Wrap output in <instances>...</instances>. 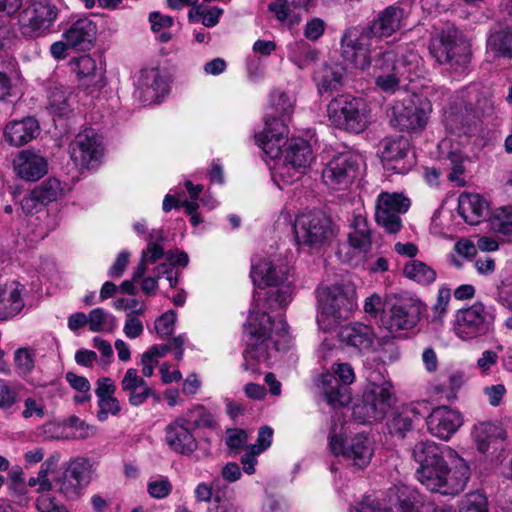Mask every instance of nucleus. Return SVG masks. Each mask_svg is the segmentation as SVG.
Listing matches in <instances>:
<instances>
[{
	"label": "nucleus",
	"instance_id": "obj_21",
	"mask_svg": "<svg viewBox=\"0 0 512 512\" xmlns=\"http://www.w3.org/2000/svg\"><path fill=\"white\" fill-rule=\"evenodd\" d=\"M412 456L419 467L435 466L446 462L456 464L464 461L451 447L437 444L431 440L417 442L412 449Z\"/></svg>",
	"mask_w": 512,
	"mask_h": 512
},
{
	"label": "nucleus",
	"instance_id": "obj_40",
	"mask_svg": "<svg viewBox=\"0 0 512 512\" xmlns=\"http://www.w3.org/2000/svg\"><path fill=\"white\" fill-rule=\"evenodd\" d=\"M317 55V51L303 40L288 45V57L299 69H305L312 65L316 61Z\"/></svg>",
	"mask_w": 512,
	"mask_h": 512
},
{
	"label": "nucleus",
	"instance_id": "obj_29",
	"mask_svg": "<svg viewBox=\"0 0 512 512\" xmlns=\"http://www.w3.org/2000/svg\"><path fill=\"white\" fill-rule=\"evenodd\" d=\"M97 26L89 18H80L72 23L63 37L68 45L78 50H89L96 39Z\"/></svg>",
	"mask_w": 512,
	"mask_h": 512
},
{
	"label": "nucleus",
	"instance_id": "obj_47",
	"mask_svg": "<svg viewBox=\"0 0 512 512\" xmlns=\"http://www.w3.org/2000/svg\"><path fill=\"white\" fill-rule=\"evenodd\" d=\"M164 250L156 242H149L146 249L142 251L141 259L134 269V280H140L147 271L148 264H154L163 257Z\"/></svg>",
	"mask_w": 512,
	"mask_h": 512
},
{
	"label": "nucleus",
	"instance_id": "obj_49",
	"mask_svg": "<svg viewBox=\"0 0 512 512\" xmlns=\"http://www.w3.org/2000/svg\"><path fill=\"white\" fill-rule=\"evenodd\" d=\"M305 171L289 164L286 159L274 169L273 180L280 189L299 180Z\"/></svg>",
	"mask_w": 512,
	"mask_h": 512
},
{
	"label": "nucleus",
	"instance_id": "obj_45",
	"mask_svg": "<svg viewBox=\"0 0 512 512\" xmlns=\"http://www.w3.org/2000/svg\"><path fill=\"white\" fill-rule=\"evenodd\" d=\"M180 417L193 431L200 428H212L215 425L213 415L203 406H197Z\"/></svg>",
	"mask_w": 512,
	"mask_h": 512
},
{
	"label": "nucleus",
	"instance_id": "obj_9",
	"mask_svg": "<svg viewBox=\"0 0 512 512\" xmlns=\"http://www.w3.org/2000/svg\"><path fill=\"white\" fill-rule=\"evenodd\" d=\"M368 381L361 403L353 408L354 418L363 423L382 420L394 402L389 382H376L374 372L368 376Z\"/></svg>",
	"mask_w": 512,
	"mask_h": 512
},
{
	"label": "nucleus",
	"instance_id": "obj_60",
	"mask_svg": "<svg viewBox=\"0 0 512 512\" xmlns=\"http://www.w3.org/2000/svg\"><path fill=\"white\" fill-rule=\"evenodd\" d=\"M385 307L386 298L383 300L382 297L377 293H373L367 297L364 302L365 313L374 319L383 314Z\"/></svg>",
	"mask_w": 512,
	"mask_h": 512
},
{
	"label": "nucleus",
	"instance_id": "obj_23",
	"mask_svg": "<svg viewBox=\"0 0 512 512\" xmlns=\"http://www.w3.org/2000/svg\"><path fill=\"white\" fill-rule=\"evenodd\" d=\"M428 431L442 440H448L462 426L461 414L447 406L434 408L426 417Z\"/></svg>",
	"mask_w": 512,
	"mask_h": 512
},
{
	"label": "nucleus",
	"instance_id": "obj_18",
	"mask_svg": "<svg viewBox=\"0 0 512 512\" xmlns=\"http://www.w3.org/2000/svg\"><path fill=\"white\" fill-rule=\"evenodd\" d=\"M410 200L402 194L381 192L375 205V220L386 232L395 234L402 227L401 214L408 211Z\"/></svg>",
	"mask_w": 512,
	"mask_h": 512
},
{
	"label": "nucleus",
	"instance_id": "obj_43",
	"mask_svg": "<svg viewBox=\"0 0 512 512\" xmlns=\"http://www.w3.org/2000/svg\"><path fill=\"white\" fill-rule=\"evenodd\" d=\"M404 275L422 285H428L435 281L436 272L426 263L419 260H412L405 264Z\"/></svg>",
	"mask_w": 512,
	"mask_h": 512
},
{
	"label": "nucleus",
	"instance_id": "obj_46",
	"mask_svg": "<svg viewBox=\"0 0 512 512\" xmlns=\"http://www.w3.org/2000/svg\"><path fill=\"white\" fill-rule=\"evenodd\" d=\"M493 231L512 241V208L501 207L497 209L491 219Z\"/></svg>",
	"mask_w": 512,
	"mask_h": 512
},
{
	"label": "nucleus",
	"instance_id": "obj_48",
	"mask_svg": "<svg viewBox=\"0 0 512 512\" xmlns=\"http://www.w3.org/2000/svg\"><path fill=\"white\" fill-rule=\"evenodd\" d=\"M88 326L92 332L112 331L116 327V318L103 308H95L90 311Z\"/></svg>",
	"mask_w": 512,
	"mask_h": 512
},
{
	"label": "nucleus",
	"instance_id": "obj_37",
	"mask_svg": "<svg viewBox=\"0 0 512 512\" xmlns=\"http://www.w3.org/2000/svg\"><path fill=\"white\" fill-rule=\"evenodd\" d=\"M352 231L349 233V244L358 253H367L372 246L371 230L365 216L356 214L351 223Z\"/></svg>",
	"mask_w": 512,
	"mask_h": 512
},
{
	"label": "nucleus",
	"instance_id": "obj_42",
	"mask_svg": "<svg viewBox=\"0 0 512 512\" xmlns=\"http://www.w3.org/2000/svg\"><path fill=\"white\" fill-rule=\"evenodd\" d=\"M69 88L63 85H55L50 88L48 95V108L56 116L62 117L69 113Z\"/></svg>",
	"mask_w": 512,
	"mask_h": 512
},
{
	"label": "nucleus",
	"instance_id": "obj_61",
	"mask_svg": "<svg viewBox=\"0 0 512 512\" xmlns=\"http://www.w3.org/2000/svg\"><path fill=\"white\" fill-rule=\"evenodd\" d=\"M273 430L269 426H263L258 431L257 442L250 446L254 454H260L271 446Z\"/></svg>",
	"mask_w": 512,
	"mask_h": 512
},
{
	"label": "nucleus",
	"instance_id": "obj_24",
	"mask_svg": "<svg viewBox=\"0 0 512 512\" xmlns=\"http://www.w3.org/2000/svg\"><path fill=\"white\" fill-rule=\"evenodd\" d=\"M165 442L170 450L185 456L193 454L198 448L194 431L180 416L166 426Z\"/></svg>",
	"mask_w": 512,
	"mask_h": 512
},
{
	"label": "nucleus",
	"instance_id": "obj_11",
	"mask_svg": "<svg viewBox=\"0 0 512 512\" xmlns=\"http://www.w3.org/2000/svg\"><path fill=\"white\" fill-rule=\"evenodd\" d=\"M390 121L403 131H418L425 128L432 111L430 101L417 94H407L395 101L391 108Z\"/></svg>",
	"mask_w": 512,
	"mask_h": 512
},
{
	"label": "nucleus",
	"instance_id": "obj_52",
	"mask_svg": "<svg viewBox=\"0 0 512 512\" xmlns=\"http://www.w3.org/2000/svg\"><path fill=\"white\" fill-rule=\"evenodd\" d=\"M15 367L20 375H28L35 366V353L28 348H19L14 353Z\"/></svg>",
	"mask_w": 512,
	"mask_h": 512
},
{
	"label": "nucleus",
	"instance_id": "obj_20",
	"mask_svg": "<svg viewBox=\"0 0 512 512\" xmlns=\"http://www.w3.org/2000/svg\"><path fill=\"white\" fill-rule=\"evenodd\" d=\"M103 154L101 136L88 128L78 133L70 144V157L81 168H94Z\"/></svg>",
	"mask_w": 512,
	"mask_h": 512
},
{
	"label": "nucleus",
	"instance_id": "obj_38",
	"mask_svg": "<svg viewBox=\"0 0 512 512\" xmlns=\"http://www.w3.org/2000/svg\"><path fill=\"white\" fill-rule=\"evenodd\" d=\"M284 159L289 164L305 171L313 160L310 144L302 138L291 139L285 150Z\"/></svg>",
	"mask_w": 512,
	"mask_h": 512
},
{
	"label": "nucleus",
	"instance_id": "obj_31",
	"mask_svg": "<svg viewBox=\"0 0 512 512\" xmlns=\"http://www.w3.org/2000/svg\"><path fill=\"white\" fill-rule=\"evenodd\" d=\"M438 150L444 165L450 169L447 174L448 180L456 182L458 186L464 185L465 181L461 178L465 171L464 157L459 145H453L451 140L446 138L439 143Z\"/></svg>",
	"mask_w": 512,
	"mask_h": 512
},
{
	"label": "nucleus",
	"instance_id": "obj_10",
	"mask_svg": "<svg viewBox=\"0 0 512 512\" xmlns=\"http://www.w3.org/2000/svg\"><path fill=\"white\" fill-rule=\"evenodd\" d=\"M253 283L259 287L278 286L287 282L281 288L270 292L269 299L275 301L279 307L283 308L291 300L293 290L289 281V268L283 263L276 264L269 259H259L252 261L250 273Z\"/></svg>",
	"mask_w": 512,
	"mask_h": 512
},
{
	"label": "nucleus",
	"instance_id": "obj_1",
	"mask_svg": "<svg viewBox=\"0 0 512 512\" xmlns=\"http://www.w3.org/2000/svg\"><path fill=\"white\" fill-rule=\"evenodd\" d=\"M409 14L410 5L398 2L380 11L367 26L347 29L341 39L344 60L355 68H368L380 40L402 29Z\"/></svg>",
	"mask_w": 512,
	"mask_h": 512
},
{
	"label": "nucleus",
	"instance_id": "obj_34",
	"mask_svg": "<svg viewBox=\"0 0 512 512\" xmlns=\"http://www.w3.org/2000/svg\"><path fill=\"white\" fill-rule=\"evenodd\" d=\"M486 53L494 59L512 57V31L502 26L491 29L486 41Z\"/></svg>",
	"mask_w": 512,
	"mask_h": 512
},
{
	"label": "nucleus",
	"instance_id": "obj_4",
	"mask_svg": "<svg viewBox=\"0 0 512 512\" xmlns=\"http://www.w3.org/2000/svg\"><path fill=\"white\" fill-rule=\"evenodd\" d=\"M417 479L428 490L442 495H456L464 490L470 477L468 465L464 461L450 462L435 466L418 467Z\"/></svg>",
	"mask_w": 512,
	"mask_h": 512
},
{
	"label": "nucleus",
	"instance_id": "obj_57",
	"mask_svg": "<svg viewBox=\"0 0 512 512\" xmlns=\"http://www.w3.org/2000/svg\"><path fill=\"white\" fill-rule=\"evenodd\" d=\"M176 322V313L169 310L158 317L155 321V330L159 337L166 338L172 335Z\"/></svg>",
	"mask_w": 512,
	"mask_h": 512
},
{
	"label": "nucleus",
	"instance_id": "obj_54",
	"mask_svg": "<svg viewBox=\"0 0 512 512\" xmlns=\"http://www.w3.org/2000/svg\"><path fill=\"white\" fill-rule=\"evenodd\" d=\"M35 507L38 512H69L67 507L51 492L39 495L35 501Z\"/></svg>",
	"mask_w": 512,
	"mask_h": 512
},
{
	"label": "nucleus",
	"instance_id": "obj_14",
	"mask_svg": "<svg viewBox=\"0 0 512 512\" xmlns=\"http://www.w3.org/2000/svg\"><path fill=\"white\" fill-rule=\"evenodd\" d=\"M494 314L481 302L460 309L456 314L455 334L462 340H471L490 333L494 325Z\"/></svg>",
	"mask_w": 512,
	"mask_h": 512
},
{
	"label": "nucleus",
	"instance_id": "obj_28",
	"mask_svg": "<svg viewBox=\"0 0 512 512\" xmlns=\"http://www.w3.org/2000/svg\"><path fill=\"white\" fill-rule=\"evenodd\" d=\"M383 512H419L416 493L405 485H395L381 500Z\"/></svg>",
	"mask_w": 512,
	"mask_h": 512
},
{
	"label": "nucleus",
	"instance_id": "obj_56",
	"mask_svg": "<svg viewBox=\"0 0 512 512\" xmlns=\"http://www.w3.org/2000/svg\"><path fill=\"white\" fill-rule=\"evenodd\" d=\"M384 74L377 76L376 84L384 92L394 93L399 90L401 82L405 80L397 71L383 70Z\"/></svg>",
	"mask_w": 512,
	"mask_h": 512
},
{
	"label": "nucleus",
	"instance_id": "obj_13",
	"mask_svg": "<svg viewBox=\"0 0 512 512\" xmlns=\"http://www.w3.org/2000/svg\"><path fill=\"white\" fill-rule=\"evenodd\" d=\"M327 113L336 127L348 132L360 133L368 125L366 104L360 98L337 97L328 104Z\"/></svg>",
	"mask_w": 512,
	"mask_h": 512
},
{
	"label": "nucleus",
	"instance_id": "obj_26",
	"mask_svg": "<svg viewBox=\"0 0 512 512\" xmlns=\"http://www.w3.org/2000/svg\"><path fill=\"white\" fill-rule=\"evenodd\" d=\"M25 286L16 280L0 283V321H9L25 308Z\"/></svg>",
	"mask_w": 512,
	"mask_h": 512
},
{
	"label": "nucleus",
	"instance_id": "obj_33",
	"mask_svg": "<svg viewBox=\"0 0 512 512\" xmlns=\"http://www.w3.org/2000/svg\"><path fill=\"white\" fill-rule=\"evenodd\" d=\"M488 203L479 194L463 193L458 200V213L464 221L470 225L480 223L481 219L487 215Z\"/></svg>",
	"mask_w": 512,
	"mask_h": 512
},
{
	"label": "nucleus",
	"instance_id": "obj_6",
	"mask_svg": "<svg viewBox=\"0 0 512 512\" xmlns=\"http://www.w3.org/2000/svg\"><path fill=\"white\" fill-rule=\"evenodd\" d=\"M424 304L409 295H389L386 307L379 317L380 326L391 334L414 329L421 320Z\"/></svg>",
	"mask_w": 512,
	"mask_h": 512
},
{
	"label": "nucleus",
	"instance_id": "obj_62",
	"mask_svg": "<svg viewBox=\"0 0 512 512\" xmlns=\"http://www.w3.org/2000/svg\"><path fill=\"white\" fill-rule=\"evenodd\" d=\"M56 462L57 460L54 457L48 458L41 464L36 475L41 481L42 488H46L50 492L52 491L54 482L50 480L49 474L54 470Z\"/></svg>",
	"mask_w": 512,
	"mask_h": 512
},
{
	"label": "nucleus",
	"instance_id": "obj_36",
	"mask_svg": "<svg viewBox=\"0 0 512 512\" xmlns=\"http://www.w3.org/2000/svg\"><path fill=\"white\" fill-rule=\"evenodd\" d=\"M503 435V429L490 421L478 422L471 430L473 441L481 453H487L492 446L502 440Z\"/></svg>",
	"mask_w": 512,
	"mask_h": 512
},
{
	"label": "nucleus",
	"instance_id": "obj_58",
	"mask_svg": "<svg viewBox=\"0 0 512 512\" xmlns=\"http://www.w3.org/2000/svg\"><path fill=\"white\" fill-rule=\"evenodd\" d=\"M18 402L16 391L0 378V410L8 411Z\"/></svg>",
	"mask_w": 512,
	"mask_h": 512
},
{
	"label": "nucleus",
	"instance_id": "obj_19",
	"mask_svg": "<svg viewBox=\"0 0 512 512\" xmlns=\"http://www.w3.org/2000/svg\"><path fill=\"white\" fill-rule=\"evenodd\" d=\"M359 162V156L349 151L334 155L322 171L324 183L336 190L347 188L357 175Z\"/></svg>",
	"mask_w": 512,
	"mask_h": 512
},
{
	"label": "nucleus",
	"instance_id": "obj_51",
	"mask_svg": "<svg viewBox=\"0 0 512 512\" xmlns=\"http://www.w3.org/2000/svg\"><path fill=\"white\" fill-rule=\"evenodd\" d=\"M72 70L77 74L79 80L93 77L96 71V61L90 55H82L70 62Z\"/></svg>",
	"mask_w": 512,
	"mask_h": 512
},
{
	"label": "nucleus",
	"instance_id": "obj_41",
	"mask_svg": "<svg viewBox=\"0 0 512 512\" xmlns=\"http://www.w3.org/2000/svg\"><path fill=\"white\" fill-rule=\"evenodd\" d=\"M61 192V182L56 178H50L42 184L36 196H25L22 199V208L34 207L36 205V199L42 203L54 201Z\"/></svg>",
	"mask_w": 512,
	"mask_h": 512
},
{
	"label": "nucleus",
	"instance_id": "obj_5",
	"mask_svg": "<svg viewBox=\"0 0 512 512\" xmlns=\"http://www.w3.org/2000/svg\"><path fill=\"white\" fill-rule=\"evenodd\" d=\"M317 301V320L324 329L337 326L340 321L347 319L356 307L354 292L340 284L319 287Z\"/></svg>",
	"mask_w": 512,
	"mask_h": 512
},
{
	"label": "nucleus",
	"instance_id": "obj_27",
	"mask_svg": "<svg viewBox=\"0 0 512 512\" xmlns=\"http://www.w3.org/2000/svg\"><path fill=\"white\" fill-rule=\"evenodd\" d=\"M14 169L22 179L37 181L47 173L48 164L42 155L30 150H22L14 159Z\"/></svg>",
	"mask_w": 512,
	"mask_h": 512
},
{
	"label": "nucleus",
	"instance_id": "obj_15",
	"mask_svg": "<svg viewBox=\"0 0 512 512\" xmlns=\"http://www.w3.org/2000/svg\"><path fill=\"white\" fill-rule=\"evenodd\" d=\"M355 380V373L348 363H336L332 373H324L319 378L326 401L333 407L343 406L350 402V394L346 386Z\"/></svg>",
	"mask_w": 512,
	"mask_h": 512
},
{
	"label": "nucleus",
	"instance_id": "obj_3",
	"mask_svg": "<svg viewBox=\"0 0 512 512\" xmlns=\"http://www.w3.org/2000/svg\"><path fill=\"white\" fill-rule=\"evenodd\" d=\"M295 99L280 89L270 94L269 112L265 118V129L255 136L256 143L267 156L274 159L281 153L289 130L287 123L294 111Z\"/></svg>",
	"mask_w": 512,
	"mask_h": 512
},
{
	"label": "nucleus",
	"instance_id": "obj_44",
	"mask_svg": "<svg viewBox=\"0 0 512 512\" xmlns=\"http://www.w3.org/2000/svg\"><path fill=\"white\" fill-rule=\"evenodd\" d=\"M409 142L406 138L385 139L382 142L381 158L384 162L398 161L406 157Z\"/></svg>",
	"mask_w": 512,
	"mask_h": 512
},
{
	"label": "nucleus",
	"instance_id": "obj_53",
	"mask_svg": "<svg viewBox=\"0 0 512 512\" xmlns=\"http://www.w3.org/2000/svg\"><path fill=\"white\" fill-rule=\"evenodd\" d=\"M459 512H488L486 496L481 492H473L461 501Z\"/></svg>",
	"mask_w": 512,
	"mask_h": 512
},
{
	"label": "nucleus",
	"instance_id": "obj_30",
	"mask_svg": "<svg viewBox=\"0 0 512 512\" xmlns=\"http://www.w3.org/2000/svg\"><path fill=\"white\" fill-rule=\"evenodd\" d=\"M38 121L33 117L9 122L4 129V138L11 146L20 147L39 134Z\"/></svg>",
	"mask_w": 512,
	"mask_h": 512
},
{
	"label": "nucleus",
	"instance_id": "obj_32",
	"mask_svg": "<svg viewBox=\"0 0 512 512\" xmlns=\"http://www.w3.org/2000/svg\"><path fill=\"white\" fill-rule=\"evenodd\" d=\"M121 389L128 396V401L132 406L142 405L150 396L154 394L153 389L146 383L143 377L138 375V371L129 368L121 381Z\"/></svg>",
	"mask_w": 512,
	"mask_h": 512
},
{
	"label": "nucleus",
	"instance_id": "obj_17",
	"mask_svg": "<svg viewBox=\"0 0 512 512\" xmlns=\"http://www.w3.org/2000/svg\"><path fill=\"white\" fill-rule=\"evenodd\" d=\"M57 17V8L47 0H38L19 15V27L23 36L36 38L43 35Z\"/></svg>",
	"mask_w": 512,
	"mask_h": 512
},
{
	"label": "nucleus",
	"instance_id": "obj_7",
	"mask_svg": "<svg viewBox=\"0 0 512 512\" xmlns=\"http://www.w3.org/2000/svg\"><path fill=\"white\" fill-rule=\"evenodd\" d=\"M471 45L462 32L455 28L443 31L439 39L430 44V53L440 64H446L457 73L468 69L471 59Z\"/></svg>",
	"mask_w": 512,
	"mask_h": 512
},
{
	"label": "nucleus",
	"instance_id": "obj_35",
	"mask_svg": "<svg viewBox=\"0 0 512 512\" xmlns=\"http://www.w3.org/2000/svg\"><path fill=\"white\" fill-rule=\"evenodd\" d=\"M339 338L351 347L366 350L372 346L375 335L372 327L356 322L343 326L340 329Z\"/></svg>",
	"mask_w": 512,
	"mask_h": 512
},
{
	"label": "nucleus",
	"instance_id": "obj_50",
	"mask_svg": "<svg viewBox=\"0 0 512 512\" xmlns=\"http://www.w3.org/2000/svg\"><path fill=\"white\" fill-rule=\"evenodd\" d=\"M65 379L74 390L80 393L74 398L77 403H83L91 399V385L86 377L79 376L73 372H67Z\"/></svg>",
	"mask_w": 512,
	"mask_h": 512
},
{
	"label": "nucleus",
	"instance_id": "obj_8",
	"mask_svg": "<svg viewBox=\"0 0 512 512\" xmlns=\"http://www.w3.org/2000/svg\"><path fill=\"white\" fill-rule=\"evenodd\" d=\"M294 237L299 247L320 249L334 237L333 223L321 211L299 214L294 221Z\"/></svg>",
	"mask_w": 512,
	"mask_h": 512
},
{
	"label": "nucleus",
	"instance_id": "obj_63",
	"mask_svg": "<svg viewBox=\"0 0 512 512\" xmlns=\"http://www.w3.org/2000/svg\"><path fill=\"white\" fill-rule=\"evenodd\" d=\"M381 500H376L372 496H364L361 501L355 502L350 512H383Z\"/></svg>",
	"mask_w": 512,
	"mask_h": 512
},
{
	"label": "nucleus",
	"instance_id": "obj_12",
	"mask_svg": "<svg viewBox=\"0 0 512 512\" xmlns=\"http://www.w3.org/2000/svg\"><path fill=\"white\" fill-rule=\"evenodd\" d=\"M93 465L89 458L75 457L65 463L54 477L57 492L67 500H77L90 483Z\"/></svg>",
	"mask_w": 512,
	"mask_h": 512
},
{
	"label": "nucleus",
	"instance_id": "obj_25",
	"mask_svg": "<svg viewBox=\"0 0 512 512\" xmlns=\"http://www.w3.org/2000/svg\"><path fill=\"white\" fill-rule=\"evenodd\" d=\"M167 92V82L159 69L149 68L141 71L137 93L144 105L158 103Z\"/></svg>",
	"mask_w": 512,
	"mask_h": 512
},
{
	"label": "nucleus",
	"instance_id": "obj_55",
	"mask_svg": "<svg viewBox=\"0 0 512 512\" xmlns=\"http://www.w3.org/2000/svg\"><path fill=\"white\" fill-rule=\"evenodd\" d=\"M411 410H401L389 421L388 427L391 433L401 436L413 428V419L409 417Z\"/></svg>",
	"mask_w": 512,
	"mask_h": 512
},
{
	"label": "nucleus",
	"instance_id": "obj_16",
	"mask_svg": "<svg viewBox=\"0 0 512 512\" xmlns=\"http://www.w3.org/2000/svg\"><path fill=\"white\" fill-rule=\"evenodd\" d=\"M329 447L335 456H341L350 461L357 468H365L374 454L373 441L364 433H359L351 438L343 439L338 435H332Z\"/></svg>",
	"mask_w": 512,
	"mask_h": 512
},
{
	"label": "nucleus",
	"instance_id": "obj_2",
	"mask_svg": "<svg viewBox=\"0 0 512 512\" xmlns=\"http://www.w3.org/2000/svg\"><path fill=\"white\" fill-rule=\"evenodd\" d=\"M248 335L242 367L251 374H259L262 365L268 367L271 346L280 351L290 343L288 325L283 318L272 320L265 312L255 309L248 316Z\"/></svg>",
	"mask_w": 512,
	"mask_h": 512
},
{
	"label": "nucleus",
	"instance_id": "obj_39",
	"mask_svg": "<svg viewBox=\"0 0 512 512\" xmlns=\"http://www.w3.org/2000/svg\"><path fill=\"white\" fill-rule=\"evenodd\" d=\"M313 79L320 93L332 92L342 84V69L337 65H323L315 71Z\"/></svg>",
	"mask_w": 512,
	"mask_h": 512
},
{
	"label": "nucleus",
	"instance_id": "obj_64",
	"mask_svg": "<svg viewBox=\"0 0 512 512\" xmlns=\"http://www.w3.org/2000/svg\"><path fill=\"white\" fill-rule=\"evenodd\" d=\"M126 321L124 324L123 332L126 337L130 339H135L139 337L144 330L143 324L141 320H139L136 316L132 315V313L126 314Z\"/></svg>",
	"mask_w": 512,
	"mask_h": 512
},
{
	"label": "nucleus",
	"instance_id": "obj_22",
	"mask_svg": "<svg viewBox=\"0 0 512 512\" xmlns=\"http://www.w3.org/2000/svg\"><path fill=\"white\" fill-rule=\"evenodd\" d=\"M374 68L379 70L397 71L405 80L413 81V75H417L421 57L410 51L396 59L393 51H381L375 54Z\"/></svg>",
	"mask_w": 512,
	"mask_h": 512
},
{
	"label": "nucleus",
	"instance_id": "obj_59",
	"mask_svg": "<svg viewBox=\"0 0 512 512\" xmlns=\"http://www.w3.org/2000/svg\"><path fill=\"white\" fill-rule=\"evenodd\" d=\"M99 412L97 417L100 421H105L108 414L116 415L120 412L121 406L117 398L114 396L98 399Z\"/></svg>",
	"mask_w": 512,
	"mask_h": 512
}]
</instances>
